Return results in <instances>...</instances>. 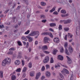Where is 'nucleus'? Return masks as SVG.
<instances>
[{
	"label": "nucleus",
	"instance_id": "13",
	"mask_svg": "<svg viewBox=\"0 0 80 80\" xmlns=\"http://www.w3.org/2000/svg\"><path fill=\"white\" fill-rule=\"evenodd\" d=\"M58 58L59 60H63V57L60 55L58 56Z\"/></svg>",
	"mask_w": 80,
	"mask_h": 80
},
{
	"label": "nucleus",
	"instance_id": "26",
	"mask_svg": "<svg viewBox=\"0 0 80 80\" xmlns=\"http://www.w3.org/2000/svg\"><path fill=\"white\" fill-rule=\"evenodd\" d=\"M61 16L62 17H67L68 15V14H61Z\"/></svg>",
	"mask_w": 80,
	"mask_h": 80
},
{
	"label": "nucleus",
	"instance_id": "45",
	"mask_svg": "<svg viewBox=\"0 0 80 80\" xmlns=\"http://www.w3.org/2000/svg\"><path fill=\"white\" fill-rule=\"evenodd\" d=\"M18 45H19V46H21V45H22V43L20 41H18Z\"/></svg>",
	"mask_w": 80,
	"mask_h": 80
},
{
	"label": "nucleus",
	"instance_id": "30",
	"mask_svg": "<svg viewBox=\"0 0 80 80\" xmlns=\"http://www.w3.org/2000/svg\"><path fill=\"white\" fill-rule=\"evenodd\" d=\"M20 71H21V68H20L16 70V72H20Z\"/></svg>",
	"mask_w": 80,
	"mask_h": 80
},
{
	"label": "nucleus",
	"instance_id": "51",
	"mask_svg": "<svg viewBox=\"0 0 80 80\" xmlns=\"http://www.w3.org/2000/svg\"><path fill=\"white\" fill-rule=\"evenodd\" d=\"M80 27L79 26L77 27L76 28V30H80Z\"/></svg>",
	"mask_w": 80,
	"mask_h": 80
},
{
	"label": "nucleus",
	"instance_id": "55",
	"mask_svg": "<svg viewBox=\"0 0 80 80\" xmlns=\"http://www.w3.org/2000/svg\"><path fill=\"white\" fill-rule=\"evenodd\" d=\"M16 6V4L15 3H14V5L13 6L12 8H15V7Z\"/></svg>",
	"mask_w": 80,
	"mask_h": 80
},
{
	"label": "nucleus",
	"instance_id": "6",
	"mask_svg": "<svg viewBox=\"0 0 80 80\" xmlns=\"http://www.w3.org/2000/svg\"><path fill=\"white\" fill-rule=\"evenodd\" d=\"M49 61V57L46 56L44 60H43V62L44 63H48Z\"/></svg>",
	"mask_w": 80,
	"mask_h": 80
},
{
	"label": "nucleus",
	"instance_id": "48",
	"mask_svg": "<svg viewBox=\"0 0 80 80\" xmlns=\"http://www.w3.org/2000/svg\"><path fill=\"white\" fill-rule=\"evenodd\" d=\"M45 69V67H44V66H43L42 68V71H44Z\"/></svg>",
	"mask_w": 80,
	"mask_h": 80
},
{
	"label": "nucleus",
	"instance_id": "43",
	"mask_svg": "<svg viewBox=\"0 0 80 80\" xmlns=\"http://www.w3.org/2000/svg\"><path fill=\"white\" fill-rule=\"evenodd\" d=\"M59 30H62V25H59V27H58Z\"/></svg>",
	"mask_w": 80,
	"mask_h": 80
},
{
	"label": "nucleus",
	"instance_id": "59",
	"mask_svg": "<svg viewBox=\"0 0 80 80\" xmlns=\"http://www.w3.org/2000/svg\"><path fill=\"white\" fill-rule=\"evenodd\" d=\"M35 43L36 45H37L38 44V41H36L35 42Z\"/></svg>",
	"mask_w": 80,
	"mask_h": 80
},
{
	"label": "nucleus",
	"instance_id": "62",
	"mask_svg": "<svg viewBox=\"0 0 80 80\" xmlns=\"http://www.w3.org/2000/svg\"><path fill=\"white\" fill-rule=\"evenodd\" d=\"M61 9H62V8H59L58 10V12H59L60 10H61Z\"/></svg>",
	"mask_w": 80,
	"mask_h": 80
},
{
	"label": "nucleus",
	"instance_id": "42",
	"mask_svg": "<svg viewBox=\"0 0 80 80\" xmlns=\"http://www.w3.org/2000/svg\"><path fill=\"white\" fill-rule=\"evenodd\" d=\"M43 52L44 53H46V54H49V53H50V52L46 51H44Z\"/></svg>",
	"mask_w": 80,
	"mask_h": 80
},
{
	"label": "nucleus",
	"instance_id": "20",
	"mask_svg": "<svg viewBox=\"0 0 80 80\" xmlns=\"http://www.w3.org/2000/svg\"><path fill=\"white\" fill-rule=\"evenodd\" d=\"M11 79L12 80H15L16 79V76L15 75H12L11 76Z\"/></svg>",
	"mask_w": 80,
	"mask_h": 80
},
{
	"label": "nucleus",
	"instance_id": "5",
	"mask_svg": "<svg viewBox=\"0 0 80 80\" xmlns=\"http://www.w3.org/2000/svg\"><path fill=\"white\" fill-rule=\"evenodd\" d=\"M66 57L67 58V62L68 64H71L72 63V60L68 56H66Z\"/></svg>",
	"mask_w": 80,
	"mask_h": 80
},
{
	"label": "nucleus",
	"instance_id": "35",
	"mask_svg": "<svg viewBox=\"0 0 80 80\" xmlns=\"http://www.w3.org/2000/svg\"><path fill=\"white\" fill-rule=\"evenodd\" d=\"M27 68L25 67H24L22 70V72H26V70H27Z\"/></svg>",
	"mask_w": 80,
	"mask_h": 80
},
{
	"label": "nucleus",
	"instance_id": "63",
	"mask_svg": "<svg viewBox=\"0 0 80 80\" xmlns=\"http://www.w3.org/2000/svg\"><path fill=\"white\" fill-rule=\"evenodd\" d=\"M15 27L16 28H17L18 27V24H17L15 26Z\"/></svg>",
	"mask_w": 80,
	"mask_h": 80
},
{
	"label": "nucleus",
	"instance_id": "38",
	"mask_svg": "<svg viewBox=\"0 0 80 80\" xmlns=\"http://www.w3.org/2000/svg\"><path fill=\"white\" fill-rule=\"evenodd\" d=\"M9 50H12V51H15V48H12L9 49Z\"/></svg>",
	"mask_w": 80,
	"mask_h": 80
},
{
	"label": "nucleus",
	"instance_id": "34",
	"mask_svg": "<svg viewBox=\"0 0 80 80\" xmlns=\"http://www.w3.org/2000/svg\"><path fill=\"white\" fill-rule=\"evenodd\" d=\"M54 62V61L53 60V58H51L50 60L51 63H53Z\"/></svg>",
	"mask_w": 80,
	"mask_h": 80
},
{
	"label": "nucleus",
	"instance_id": "2",
	"mask_svg": "<svg viewBox=\"0 0 80 80\" xmlns=\"http://www.w3.org/2000/svg\"><path fill=\"white\" fill-rule=\"evenodd\" d=\"M68 43L67 42H66L65 43L64 47L65 48V52L67 55H69V54L68 52V49H67V48H68Z\"/></svg>",
	"mask_w": 80,
	"mask_h": 80
},
{
	"label": "nucleus",
	"instance_id": "40",
	"mask_svg": "<svg viewBox=\"0 0 80 80\" xmlns=\"http://www.w3.org/2000/svg\"><path fill=\"white\" fill-rule=\"evenodd\" d=\"M46 69H49V68H50V65H46Z\"/></svg>",
	"mask_w": 80,
	"mask_h": 80
},
{
	"label": "nucleus",
	"instance_id": "53",
	"mask_svg": "<svg viewBox=\"0 0 80 80\" xmlns=\"http://www.w3.org/2000/svg\"><path fill=\"white\" fill-rule=\"evenodd\" d=\"M40 55L41 57H42L45 56V55L43 54H42V53H40Z\"/></svg>",
	"mask_w": 80,
	"mask_h": 80
},
{
	"label": "nucleus",
	"instance_id": "33",
	"mask_svg": "<svg viewBox=\"0 0 80 80\" xmlns=\"http://www.w3.org/2000/svg\"><path fill=\"white\" fill-rule=\"evenodd\" d=\"M42 48H43V50H47L48 49V48H47V46H44Z\"/></svg>",
	"mask_w": 80,
	"mask_h": 80
},
{
	"label": "nucleus",
	"instance_id": "17",
	"mask_svg": "<svg viewBox=\"0 0 80 80\" xmlns=\"http://www.w3.org/2000/svg\"><path fill=\"white\" fill-rule=\"evenodd\" d=\"M56 9V7H54L52 9H51L50 11V13H52L53 12H54L55 10V9Z\"/></svg>",
	"mask_w": 80,
	"mask_h": 80
},
{
	"label": "nucleus",
	"instance_id": "22",
	"mask_svg": "<svg viewBox=\"0 0 80 80\" xmlns=\"http://www.w3.org/2000/svg\"><path fill=\"white\" fill-rule=\"evenodd\" d=\"M58 51L56 49H54L53 50V55H56L57 52Z\"/></svg>",
	"mask_w": 80,
	"mask_h": 80
},
{
	"label": "nucleus",
	"instance_id": "12",
	"mask_svg": "<svg viewBox=\"0 0 80 80\" xmlns=\"http://www.w3.org/2000/svg\"><path fill=\"white\" fill-rule=\"evenodd\" d=\"M68 50L70 53H72L73 51V48H72V47L70 46L68 48Z\"/></svg>",
	"mask_w": 80,
	"mask_h": 80
},
{
	"label": "nucleus",
	"instance_id": "47",
	"mask_svg": "<svg viewBox=\"0 0 80 80\" xmlns=\"http://www.w3.org/2000/svg\"><path fill=\"white\" fill-rule=\"evenodd\" d=\"M21 62L22 63V65L23 66V65H24L25 64V61H24L23 60H22Z\"/></svg>",
	"mask_w": 80,
	"mask_h": 80
},
{
	"label": "nucleus",
	"instance_id": "1",
	"mask_svg": "<svg viewBox=\"0 0 80 80\" xmlns=\"http://www.w3.org/2000/svg\"><path fill=\"white\" fill-rule=\"evenodd\" d=\"M10 63H11V59L9 58H6L2 61V65L5 67L7 64L9 65L10 64Z\"/></svg>",
	"mask_w": 80,
	"mask_h": 80
},
{
	"label": "nucleus",
	"instance_id": "44",
	"mask_svg": "<svg viewBox=\"0 0 80 80\" xmlns=\"http://www.w3.org/2000/svg\"><path fill=\"white\" fill-rule=\"evenodd\" d=\"M58 13V12L57 11H55L53 12V14H54V15H57Z\"/></svg>",
	"mask_w": 80,
	"mask_h": 80
},
{
	"label": "nucleus",
	"instance_id": "14",
	"mask_svg": "<svg viewBox=\"0 0 80 80\" xmlns=\"http://www.w3.org/2000/svg\"><path fill=\"white\" fill-rule=\"evenodd\" d=\"M41 75V73L40 72H39L36 75V79H38V78H39Z\"/></svg>",
	"mask_w": 80,
	"mask_h": 80
},
{
	"label": "nucleus",
	"instance_id": "64",
	"mask_svg": "<svg viewBox=\"0 0 80 80\" xmlns=\"http://www.w3.org/2000/svg\"><path fill=\"white\" fill-rule=\"evenodd\" d=\"M25 76H26V74L25 73L23 74L22 75L23 77L24 78H25Z\"/></svg>",
	"mask_w": 80,
	"mask_h": 80
},
{
	"label": "nucleus",
	"instance_id": "24",
	"mask_svg": "<svg viewBox=\"0 0 80 80\" xmlns=\"http://www.w3.org/2000/svg\"><path fill=\"white\" fill-rule=\"evenodd\" d=\"M61 13H63V14H65L66 13V11L65 10L62 9L61 10Z\"/></svg>",
	"mask_w": 80,
	"mask_h": 80
},
{
	"label": "nucleus",
	"instance_id": "54",
	"mask_svg": "<svg viewBox=\"0 0 80 80\" xmlns=\"http://www.w3.org/2000/svg\"><path fill=\"white\" fill-rule=\"evenodd\" d=\"M29 43L28 42H27V44H26V47L27 48H28V46H29Z\"/></svg>",
	"mask_w": 80,
	"mask_h": 80
},
{
	"label": "nucleus",
	"instance_id": "37",
	"mask_svg": "<svg viewBox=\"0 0 80 80\" xmlns=\"http://www.w3.org/2000/svg\"><path fill=\"white\" fill-rule=\"evenodd\" d=\"M8 54L9 55V54L10 55H12L13 54V51H10L8 53Z\"/></svg>",
	"mask_w": 80,
	"mask_h": 80
},
{
	"label": "nucleus",
	"instance_id": "10",
	"mask_svg": "<svg viewBox=\"0 0 80 80\" xmlns=\"http://www.w3.org/2000/svg\"><path fill=\"white\" fill-rule=\"evenodd\" d=\"M14 63L16 65H19L20 64V61L18 60H16L14 62Z\"/></svg>",
	"mask_w": 80,
	"mask_h": 80
},
{
	"label": "nucleus",
	"instance_id": "27",
	"mask_svg": "<svg viewBox=\"0 0 80 80\" xmlns=\"http://www.w3.org/2000/svg\"><path fill=\"white\" fill-rule=\"evenodd\" d=\"M73 80V74H71V75L70 78V80Z\"/></svg>",
	"mask_w": 80,
	"mask_h": 80
},
{
	"label": "nucleus",
	"instance_id": "3",
	"mask_svg": "<svg viewBox=\"0 0 80 80\" xmlns=\"http://www.w3.org/2000/svg\"><path fill=\"white\" fill-rule=\"evenodd\" d=\"M48 41H50V39L49 38L47 37H45L43 39V42L44 43H49Z\"/></svg>",
	"mask_w": 80,
	"mask_h": 80
},
{
	"label": "nucleus",
	"instance_id": "61",
	"mask_svg": "<svg viewBox=\"0 0 80 80\" xmlns=\"http://www.w3.org/2000/svg\"><path fill=\"white\" fill-rule=\"evenodd\" d=\"M8 11H9V10L8 9L7 10H6V11H5V12H4V13H5V14H6V13H7V12H8Z\"/></svg>",
	"mask_w": 80,
	"mask_h": 80
},
{
	"label": "nucleus",
	"instance_id": "9",
	"mask_svg": "<svg viewBox=\"0 0 80 80\" xmlns=\"http://www.w3.org/2000/svg\"><path fill=\"white\" fill-rule=\"evenodd\" d=\"M54 41L57 43H58L60 42V39L58 38H55L54 39Z\"/></svg>",
	"mask_w": 80,
	"mask_h": 80
},
{
	"label": "nucleus",
	"instance_id": "28",
	"mask_svg": "<svg viewBox=\"0 0 80 80\" xmlns=\"http://www.w3.org/2000/svg\"><path fill=\"white\" fill-rule=\"evenodd\" d=\"M24 1V3L26 4V5H28V2L27 1V0H23Z\"/></svg>",
	"mask_w": 80,
	"mask_h": 80
},
{
	"label": "nucleus",
	"instance_id": "31",
	"mask_svg": "<svg viewBox=\"0 0 80 80\" xmlns=\"http://www.w3.org/2000/svg\"><path fill=\"white\" fill-rule=\"evenodd\" d=\"M41 4L42 6H45V5H46V3L44 2H42Z\"/></svg>",
	"mask_w": 80,
	"mask_h": 80
},
{
	"label": "nucleus",
	"instance_id": "11",
	"mask_svg": "<svg viewBox=\"0 0 80 80\" xmlns=\"http://www.w3.org/2000/svg\"><path fill=\"white\" fill-rule=\"evenodd\" d=\"M26 38H27L28 39L29 42H32V41H33V38H31V37H30V36H26Z\"/></svg>",
	"mask_w": 80,
	"mask_h": 80
},
{
	"label": "nucleus",
	"instance_id": "18",
	"mask_svg": "<svg viewBox=\"0 0 80 80\" xmlns=\"http://www.w3.org/2000/svg\"><path fill=\"white\" fill-rule=\"evenodd\" d=\"M49 25L51 27H56V24H55V23H50L49 24Z\"/></svg>",
	"mask_w": 80,
	"mask_h": 80
},
{
	"label": "nucleus",
	"instance_id": "32",
	"mask_svg": "<svg viewBox=\"0 0 80 80\" xmlns=\"http://www.w3.org/2000/svg\"><path fill=\"white\" fill-rule=\"evenodd\" d=\"M37 35V36H39V32L38 31H35V35Z\"/></svg>",
	"mask_w": 80,
	"mask_h": 80
},
{
	"label": "nucleus",
	"instance_id": "57",
	"mask_svg": "<svg viewBox=\"0 0 80 80\" xmlns=\"http://www.w3.org/2000/svg\"><path fill=\"white\" fill-rule=\"evenodd\" d=\"M49 31H51V32H53V29L52 28H50L49 29Z\"/></svg>",
	"mask_w": 80,
	"mask_h": 80
},
{
	"label": "nucleus",
	"instance_id": "41",
	"mask_svg": "<svg viewBox=\"0 0 80 80\" xmlns=\"http://www.w3.org/2000/svg\"><path fill=\"white\" fill-rule=\"evenodd\" d=\"M29 32H30L29 30H28L27 32H25V34H26V35H27V34H28Z\"/></svg>",
	"mask_w": 80,
	"mask_h": 80
},
{
	"label": "nucleus",
	"instance_id": "25",
	"mask_svg": "<svg viewBox=\"0 0 80 80\" xmlns=\"http://www.w3.org/2000/svg\"><path fill=\"white\" fill-rule=\"evenodd\" d=\"M40 18H41L44 19V18H45V16L43 14H42L40 16Z\"/></svg>",
	"mask_w": 80,
	"mask_h": 80
},
{
	"label": "nucleus",
	"instance_id": "23",
	"mask_svg": "<svg viewBox=\"0 0 80 80\" xmlns=\"http://www.w3.org/2000/svg\"><path fill=\"white\" fill-rule=\"evenodd\" d=\"M0 78H3V71H0Z\"/></svg>",
	"mask_w": 80,
	"mask_h": 80
},
{
	"label": "nucleus",
	"instance_id": "36",
	"mask_svg": "<svg viewBox=\"0 0 80 80\" xmlns=\"http://www.w3.org/2000/svg\"><path fill=\"white\" fill-rule=\"evenodd\" d=\"M22 38V40H24V41H27V38H26L25 37H23Z\"/></svg>",
	"mask_w": 80,
	"mask_h": 80
},
{
	"label": "nucleus",
	"instance_id": "16",
	"mask_svg": "<svg viewBox=\"0 0 80 80\" xmlns=\"http://www.w3.org/2000/svg\"><path fill=\"white\" fill-rule=\"evenodd\" d=\"M29 35V36H34V35H35V31H33Z\"/></svg>",
	"mask_w": 80,
	"mask_h": 80
},
{
	"label": "nucleus",
	"instance_id": "56",
	"mask_svg": "<svg viewBox=\"0 0 80 80\" xmlns=\"http://www.w3.org/2000/svg\"><path fill=\"white\" fill-rule=\"evenodd\" d=\"M20 8H21V6H18L17 8V10H19V9H20Z\"/></svg>",
	"mask_w": 80,
	"mask_h": 80
},
{
	"label": "nucleus",
	"instance_id": "60",
	"mask_svg": "<svg viewBox=\"0 0 80 80\" xmlns=\"http://www.w3.org/2000/svg\"><path fill=\"white\" fill-rule=\"evenodd\" d=\"M44 78H45V76H42L41 78V79L42 80H43V79H44Z\"/></svg>",
	"mask_w": 80,
	"mask_h": 80
},
{
	"label": "nucleus",
	"instance_id": "15",
	"mask_svg": "<svg viewBox=\"0 0 80 80\" xmlns=\"http://www.w3.org/2000/svg\"><path fill=\"white\" fill-rule=\"evenodd\" d=\"M46 76L47 77H50V72H47L46 73Z\"/></svg>",
	"mask_w": 80,
	"mask_h": 80
},
{
	"label": "nucleus",
	"instance_id": "21",
	"mask_svg": "<svg viewBox=\"0 0 80 80\" xmlns=\"http://www.w3.org/2000/svg\"><path fill=\"white\" fill-rule=\"evenodd\" d=\"M68 38H72V37H73V35L72 34H71L69 33H68Z\"/></svg>",
	"mask_w": 80,
	"mask_h": 80
},
{
	"label": "nucleus",
	"instance_id": "29",
	"mask_svg": "<svg viewBox=\"0 0 80 80\" xmlns=\"http://www.w3.org/2000/svg\"><path fill=\"white\" fill-rule=\"evenodd\" d=\"M12 19L14 23H15V22H17V21H15V20H16V17H13L12 18Z\"/></svg>",
	"mask_w": 80,
	"mask_h": 80
},
{
	"label": "nucleus",
	"instance_id": "8",
	"mask_svg": "<svg viewBox=\"0 0 80 80\" xmlns=\"http://www.w3.org/2000/svg\"><path fill=\"white\" fill-rule=\"evenodd\" d=\"M72 22V20L70 19H68L67 20H64V24H67V23H71Z\"/></svg>",
	"mask_w": 80,
	"mask_h": 80
},
{
	"label": "nucleus",
	"instance_id": "52",
	"mask_svg": "<svg viewBox=\"0 0 80 80\" xmlns=\"http://www.w3.org/2000/svg\"><path fill=\"white\" fill-rule=\"evenodd\" d=\"M30 75L31 77H33V73L31 72L30 73Z\"/></svg>",
	"mask_w": 80,
	"mask_h": 80
},
{
	"label": "nucleus",
	"instance_id": "49",
	"mask_svg": "<svg viewBox=\"0 0 80 80\" xmlns=\"http://www.w3.org/2000/svg\"><path fill=\"white\" fill-rule=\"evenodd\" d=\"M47 22V20H43L42 21V22L43 23H45Z\"/></svg>",
	"mask_w": 80,
	"mask_h": 80
},
{
	"label": "nucleus",
	"instance_id": "46",
	"mask_svg": "<svg viewBox=\"0 0 80 80\" xmlns=\"http://www.w3.org/2000/svg\"><path fill=\"white\" fill-rule=\"evenodd\" d=\"M29 68H32V62H30L29 63Z\"/></svg>",
	"mask_w": 80,
	"mask_h": 80
},
{
	"label": "nucleus",
	"instance_id": "4",
	"mask_svg": "<svg viewBox=\"0 0 80 80\" xmlns=\"http://www.w3.org/2000/svg\"><path fill=\"white\" fill-rule=\"evenodd\" d=\"M61 72L63 75H65V73L69 74V71L66 69H64V70L62 71Z\"/></svg>",
	"mask_w": 80,
	"mask_h": 80
},
{
	"label": "nucleus",
	"instance_id": "50",
	"mask_svg": "<svg viewBox=\"0 0 80 80\" xmlns=\"http://www.w3.org/2000/svg\"><path fill=\"white\" fill-rule=\"evenodd\" d=\"M60 52L61 53H63V48H62L61 49Z\"/></svg>",
	"mask_w": 80,
	"mask_h": 80
},
{
	"label": "nucleus",
	"instance_id": "58",
	"mask_svg": "<svg viewBox=\"0 0 80 80\" xmlns=\"http://www.w3.org/2000/svg\"><path fill=\"white\" fill-rule=\"evenodd\" d=\"M67 35H66L65 36V37L64 38V39H65V40H67Z\"/></svg>",
	"mask_w": 80,
	"mask_h": 80
},
{
	"label": "nucleus",
	"instance_id": "19",
	"mask_svg": "<svg viewBox=\"0 0 80 80\" xmlns=\"http://www.w3.org/2000/svg\"><path fill=\"white\" fill-rule=\"evenodd\" d=\"M18 58H21V55H22V52H18Z\"/></svg>",
	"mask_w": 80,
	"mask_h": 80
},
{
	"label": "nucleus",
	"instance_id": "39",
	"mask_svg": "<svg viewBox=\"0 0 80 80\" xmlns=\"http://www.w3.org/2000/svg\"><path fill=\"white\" fill-rule=\"evenodd\" d=\"M64 30L66 31V32H68L69 30V28H64Z\"/></svg>",
	"mask_w": 80,
	"mask_h": 80
},
{
	"label": "nucleus",
	"instance_id": "7",
	"mask_svg": "<svg viewBox=\"0 0 80 80\" xmlns=\"http://www.w3.org/2000/svg\"><path fill=\"white\" fill-rule=\"evenodd\" d=\"M45 35H49V36H50L51 38H53V36L52 35V34L51 32H45Z\"/></svg>",
	"mask_w": 80,
	"mask_h": 80
}]
</instances>
